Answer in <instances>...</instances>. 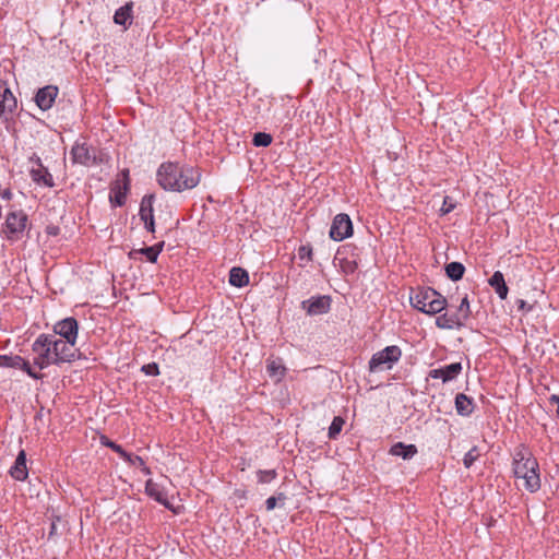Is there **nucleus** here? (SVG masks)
Returning <instances> with one entry per match:
<instances>
[{
	"label": "nucleus",
	"instance_id": "79ce46f5",
	"mask_svg": "<svg viewBox=\"0 0 559 559\" xmlns=\"http://www.w3.org/2000/svg\"><path fill=\"white\" fill-rule=\"evenodd\" d=\"M518 308L519 310L530 311L532 309V306L527 305L526 301L521 299L518 301Z\"/></svg>",
	"mask_w": 559,
	"mask_h": 559
},
{
	"label": "nucleus",
	"instance_id": "20e7f679",
	"mask_svg": "<svg viewBox=\"0 0 559 559\" xmlns=\"http://www.w3.org/2000/svg\"><path fill=\"white\" fill-rule=\"evenodd\" d=\"M32 350L35 354L34 365L39 369H45L50 365H59L58 360H55L50 334H40L33 343Z\"/></svg>",
	"mask_w": 559,
	"mask_h": 559
},
{
	"label": "nucleus",
	"instance_id": "4c0bfd02",
	"mask_svg": "<svg viewBox=\"0 0 559 559\" xmlns=\"http://www.w3.org/2000/svg\"><path fill=\"white\" fill-rule=\"evenodd\" d=\"M277 499L278 500H285L286 496L283 492H281V493H278V497H270V498H267L266 501H265V506H266V510L267 511H271V510H273L276 507Z\"/></svg>",
	"mask_w": 559,
	"mask_h": 559
},
{
	"label": "nucleus",
	"instance_id": "6e6552de",
	"mask_svg": "<svg viewBox=\"0 0 559 559\" xmlns=\"http://www.w3.org/2000/svg\"><path fill=\"white\" fill-rule=\"evenodd\" d=\"M353 224L347 214H337L330 228V237L335 241H342L345 238L352 236Z\"/></svg>",
	"mask_w": 559,
	"mask_h": 559
},
{
	"label": "nucleus",
	"instance_id": "393cba45",
	"mask_svg": "<svg viewBox=\"0 0 559 559\" xmlns=\"http://www.w3.org/2000/svg\"><path fill=\"white\" fill-rule=\"evenodd\" d=\"M436 325L443 330H453L462 328L460 319L455 318L453 313L445 312L436 319Z\"/></svg>",
	"mask_w": 559,
	"mask_h": 559
},
{
	"label": "nucleus",
	"instance_id": "bb28decb",
	"mask_svg": "<svg viewBox=\"0 0 559 559\" xmlns=\"http://www.w3.org/2000/svg\"><path fill=\"white\" fill-rule=\"evenodd\" d=\"M153 201H154V195H145L142 201H141V204H140V218L141 221L146 222V221H150L154 218V215H153Z\"/></svg>",
	"mask_w": 559,
	"mask_h": 559
},
{
	"label": "nucleus",
	"instance_id": "a18cd8bd",
	"mask_svg": "<svg viewBox=\"0 0 559 559\" xmlns=\"http://www.w3.org/2000/svg\"><path fill=\"white\" fill-rule=\"evenodd\" d=\"M10 195H11V192H10V191H4V193H3V198H10Z\"/></svg>",
	"mask_w": 559,
	"mask_h": 559
},
{
	"label": "nucleus",
	"instance_id": "f3484780",
	"mask_svg": "<svg viewBox=\"0 0 559 559\" xmlns=\"http://www.w3.org/2000/svg\"><path fill=\"white\" fill-rule=\"evenodd\" d=\"M331 299L329 296H319L309 300L302 301V308L311 316L323 314L330 310Z\"/></svg>",
	"mask_w": 559,
	"mask_h": 559
},
{
	"label": "nucleus",
	"instance_id": "7c9ffc66",
	"mask_svg": "<svg viewBox=\"0 0 559 559\" xmlns=\"http://www.w3.org/2000/svg\"><path fill=\"white\" fill-rule=\"evenodd\" d=\"M128 457H122L126 462H128L132 466H136L142 469L145 475H150L151 471L145 466L144 460L139 455H133L127 452Z\"/></svg>",
	"mask_w": 559,
	"mask_h": 559
},
{
	"label": "nucleus",
	"instance_id": "72a5a7b5",
	"mask_svg": "<svg viewBox=\"0 0 559 559\" xmlns=\"http://www.w3.org/2000/svg\"><path fill=\"white\" fill-rule=\"evenodd\" d=\"M258 481L261 484H269L272 480H274L277 476V473L275 469H266V471H258L257 473Z\"/></svg>",
	"mask_w": 559,
	"mask_h": 559
},
{
	"label": "nucleus",
	"instance_id": "412c9836",
	"mask_svg": "<svg viewBox=\"0 0 559 559\" xmlns=\"http://www.w3.org/2000/svg\"><path fill=\"white\" fill-rule=\"evenodd\" d=\"M266 371L271 378L281 381L286 373V367L281 358H273L266 360Z\"/></svg>",
	"mask_w": 559,
	"mask_h": 559
},
{
	"label": "nucleus",
	"instance_id": "58836bf2",
	"mask_svg": "<svg viewBox=\"0 0 559 559\" xmlns=\"http://www.w3.org/2000/svg\"><path fill=\"white\" fill-rule=\"evenodd\" d=\"M142 370L148 374V376H157L159 374V370H158V366L153 362V364H147V365H144L142 367Z\"/></svg>",
	"mask_w": 559,
	"mask_h": 559
},
{
	"label": "nucleus",
	"instance_id": "ea45409f",
	"mask_svg": "<svg viewBox=\"0 0 559 559\" xmlns=\"http://www.w3.org/2000/svg\"><path fill=\"white\" fill-rule=\"evenodd\" d=\"M311 253H312V250L309 247L302 246V247L299 248V257L300 258L307 257V258L310 259L311 258Z\"/></svg>",
	"mask_w": 559,
	"mask_h": 559
},
{
	"label": "nucleus",
	"instance_id": "dca6fc26",
	"mask_svg": "<svg viewBox=\"0 0 559 559\" xmlns=\"http://www.w3.org/2000/svg\"><path fill=\"white\" fill-rule=\"evenodd\" d=\"M462 364L453 362L441 368L431 369L429 377L432 379H441L442 382H449L454 380L462 372Z\"/></svg>",
	"mask_w": 559,
	"mask_h": 559
},
{
	"label": "nucleus",
	"instance_id": "7ed1b4c3",
	"mask_svg": "<svg viewBox=\"0 0 559 559\" xmlns=\"http://www.w3.org/2000/svg\"><path fill=\"white\" fill-rule=\"evenodd\" d=\"M409 301L415 309L430 316L440 313L447 307V299L431 287L412 289Z\"/></svg>",
	"mask_w": 559,
	"mask_h": 559
},
{
	"label": "nucleus",
	"instance_id": "aec40b11",
	"mask_svg": "<svg viewBox=\"0 0 559 559\" xmlns=\"http://www.w3.org/2000/svg\"><path fill=\"white\" fill-rule=\"evenodd\" d=\"M417 448L415 444H405L403 442H396L391 448L389 453L393 456H400L403 460H411L417 454Z\"/></svg>",
	"mask_w": 559,
	"mask_h": 559
},
{
	"label": "nucleus",
	"instance_id": "b1692460",
	"mask_svg": "<svg viewBox=\"0 0 559 559\" xmlns=\"http://www.w3.org/2000/svg\"><path fill=\"white\" fill-rule=\"evenodd\" d=\"M132 20V3H126L124 5L120 7L114 15V22L118 25H122L127 27L131 24Z\"/></svg>",
	"mask_w": 559,
	"mask_h": 559
},
{
	"label": "nucleus",
	"instance_id": "a878e982",
	"mask_svg": "<svg viewBox=\"0 0 559 559\" xmlns=\"http://www.w3.org/2000/svg\"><path fill=\"white\" fill-rule=\"evenodd\" d=\"M249 283L247 271L241 267H233L229 272V284L235 287H243Z\"/></svg>",
	"mask_w": 559,
	"mask_h": 559
},
{
	"label": "nucleus",
	"instance_id": "f8f14e48",
	"mask_svg": "<svg viewBox=\"0 0 559 559\" xmlns=\"http://www.w3.org/2000/svg\"><path fill=\"white\" fill-rule=\"evenodd\" d=\"M0 367L21 369L34 379H39L41 377L34 372L29 362L19 355H0Z\"/></svg>",
	"mask_w": 559,
	"mask_h": 559
},
{
	"label": "nucleus",
	"instance_id": "c03bdc74",
	"mask_svg": "<svg viewBox=\"0 0 559 559\" xmlns=\"http://www.w3.org/2000/svg\"><path fill=\"white\" fill-rule=\"evenodd\" d=\"M549 403L551 405H559V396L556 395V394H552L550 397H549Z\"/></svg>",
	"mask_w": 559,
	"mask_h": 559
},
{
	"label": "nucleus",
	"instance_id": "c756f323",
	"mask_svg": "<svg viewBox=\"0 0 559 559\" xmlns=\"http://www.w3.org/2000/svg\"><path fill=\"white\" fill-rule=\"evenodd\" d=\"M455 318L460 319V323L463 326L465 321L471 316V308H469V301L467 299V296H465L462 300L460 306L457 307L456 311L453 312Z\"/></svg>",
	"mask_w": 559,
	"mask_h": 559
},
{
	"label": "nucleus",
	"instance_id": "37998d69",
	"mask_svg": "<svg viewBox=\"0 0 559 559\" xmlns=\"http://www.w3.org/2000/svg\"><path fill=\"white\" fill-rule=\"evenodd\" d=\"M144 226H145L147 231L154 233L155 231L154 218L153 219L150 218V221L144 222Z\"/></svg>",
	"mask_w": 559,
	"mask_h": 559
},
{
	"label": "nucleus",
	"instance_id": "423d86ee",
	"mask_svg": "<svg viewBox=\"0 0 559 559\" xmlns=\"http://www.w3.org/2000/svg\"><path fill=\"white\" fill-rule=\"evenodd\" d=\"M27 215L23 211L11 212L5 218V227L3 233L10 240H19L22 238L26 228Z\"/></svg>",
	"mask_w": 559,
	"mask_h": 559
},
{
	"label": "nucleus",
	"instance_id": "e433bc0d",
	"mask_svg": "<svg viewBox=\"0 0 559 559\" xmlns=\"http://www.w3.org/2000/svg\"><path fill=\"white\" fill-rule=\"evenodd\" d=\"M102 444L112 449L115 452H117L121 457H128L127 452L122 449L121 445L110 441L106 437H102Z\"/></svg>",
	"mask_w": 559,
	"mask_h": 559
},
{
	"label": "nucleus",
	"instance_id": "9d476101",
	"mask_svg": "<svg viewBox=\"0 0 559 559\" xmlns=\"http://www.w3.org/2000/svg\"><path fill=\"white\" fill-rule=\"evenodd\" d=\"M70 156L74 164L88 167L96 163V151L86 143H75L71 148Z\"/></svg>",
	"mask_w": 559,
	"mask_h": 559
},
{
	"label": "nucleus",
	"instance_id": "1a4fd4ad",
	"mask_svg": "<svg viewBox=\"0 0 559 559\" xmlns=\"http://www.w3.org/2000/svg\"><path fill=\"white\" fill-rule=\"evenodd\" d=\"M335 261L345 274H354L358 269V255L355 249L349 246H344L337 250Z\"/></svg>",
	"mask_w": 559,
	"mask_h": 559
},
{
	"label": "nucleus",
	"instance_id": "39448f33",
	"mask_svg": "<svg viewBox=\"0 0 559 559\" xmlns=\"http://www.w3.org/2000/svg\"><path fill=\"white\" fill-rule=\"evenodd\" d=\"M402 350L396 345L386 346L380 352L372 355L369 360V371L377 372L389 370L395 362L400 360Z\"/></svg>",
	"mask_w": 559,
	"mask_h": 559
},
{
	"label": "nucleus",
	"instance_id": "ddd939ff",
	"mask_svg": "<svg viewBox=\"0 0 559 559\" xmlns=\"http://www.w3.org/2000/svg\"><path fill=\"white\" fill-rule=\"evenodd\" d=\"M79 331L78 321L72 318H66L57 322L53 326V332L61 336L62 340L76 342Z\"/></svg>",
	"mask_w": 559,
	"mask_h": 559
},
{
	"label": "nucleus",
	"instance_id": "a19ab883",
	"mask_svg": "<svg viewBox=\"0 0 559 559\" xmlns=\"http://www.w3.org/2000/svg\"><path fill=\"white\" fill-rule=\"evenodd\" d=\"M454 205L452 203H448V198L444 199L443 205L441 207V212L447 214L453 210Z\"/></svg>",
	"mask_w": 559,
	"mask_h": 559
},
{
	"label": "nucleus",
	"instance_id": "6ab92c4d",
	"mask_svg": "<svg viewBox=\"0 0 559 559\" xmlns=\"http://www.w3.org/2000/svg\"><path fill=\"white\" fill-rule=\"evenodd\" d=\"M10 475L20 481L27 478L26 455L24 451L17 454L15 463L10 469Z\"/></svg>",
	"mask_w": 559,
	"mask_h": 559
},
{
	"label": "nucleus",
	"instance_id": "0eeeda50",
	"mask_svg": "<svg viewBox=\"0 0 559 559\" xmlns=\"http://www.w3.org/2000/svg\"><path fill=\"white\" fill-rule=\"evenodd\" d=\"M74 341H67L62 338H56L51 335V344L55 352V360L59 364L71 362L76 358V352Z\"/></svg>",
	"mask_w": 559,
	"mask_h": 559
},
{
	"label": "nucleus",
	"instance_id": "5701e85b",
	"mask_svg": "<svg viewBox=\"0 0 559 559\" xmlns=\"http://www.w3.org/2000/svg\"><path fill=\"white\" fill-rule=\"evenodd\" d=\"M489 285L495 289L497 295L501 299H506L508 295V286L504 282L503 274L500 271H496L489 278Z\"/></svg>",
	"mask_w": 559,
	"mask_h": 559
},
{
	"label": "nucleus",
	"instance_id": "2eb2a0df",
	"mask_svg": "<svg viewBox=\"0 0 559 559\" xmlns=\"http://www.w3.org/2000/svg\"><path fill=\"white\" fill-rule=\"evenodd\" d=\"M32 162H35L37 165V167H32L29 171L32 180L39 186L52 188L55 186L53 178L48 169L43 166L40 158H32Z\"/></svg>",
	"mask_w": 559,
	"mask_h": 559
},
{
	"label": "nucleus",
	"instance_id": "473e14b6",
	"mask_svg": "<svg viewBox=\"0 0 559 559\" xmlns=\"http://www.w3.org/2000/svg\"><path fill=\"white\" fill-rule=\"evenodd\" d=\"M252 143L254 146H269L272 143V136L269 133L258 132L253 135Z\"/></svg>",
	"mask_w": 559,
	"mask_h": 559
},
{
	"label": "nucleus",
	"instance_id": "4be33fe9",
	"mask_svg": "<svg viewBox=\"0 0 559 559\" xmlns=\"http://www.w3.org/2000/svg\"><path fill=\"white\" fill-rule=\"evenodd\" d=\"M455 409L461 416H469L474 411L473 400L464 393L456 394Z\"/></svg>",
	"mask_w": 559,
	"mask_h": 559
},
{
	"label": "nucleus",
	"instance_id": "49530a36",
	"mask_svg": "<svg viewBox=\"0 0 559 559\" xmlns=\"http://www.w3.org/2000/svg\"><path fill=\"white\" fill-rule=\"evenodd\" d=\"M556 414L559 417V404L557 405Z\"/></svg>",
	"mask_w": 559,
	"mask_h": 559
},
{
	"label": "nucleus",
	"instance_id": "cd10ccee",
	"mask_svg": "<svg viewBox=\"0 0 559 559\" xmlns=\"http://www.w3.org/2000/svg\"><path fill=\"white\" fill-rule=\"evenodd\" d=\"M163 247H164V242L162 241V242L151 246V247H145V248H141L139 250H134L133 252H131V254H135V253L144 254L150 262L154 263V262H156L158 254L163 250Z\"/></svg>",
	"mask_w": 559,
	"mask_h": 559
},
{
	"label": "nucleus",
	"instance_id": "4468645a",
	"mask_svg": "<svg viewBox=\"0 0 559 559\" xmlns=\"http://www.w3.org/2000/svg\"><path fill=\"white\" fill-rule=\"evenodd\" d=\"M59 90L55 85H46L39 88L35 95V103L41 110H48L52 107Z\"/></svg>",
	"mask_w": 559,
	"mask_h": 559
},
{
	"label": "nucleus",
	"instance_id": "f704fd0d",
	"mask_svg": "<svg viewBox=\"0 0 559 559\" xmlns=\"http://www.w3.org/2000/svg\"><path fill=\"white\" fill-rule=\"evenodd\" d=\"M112 194L110 195V202L115 205L121 206L126 202V191H122L120 187L112 189Z\"/></svg>",
	"mask_w": 559,
	"mask_h": 559
},
{
	"label": "nucleus",
	"instance_id": "de8ad7c7",
	"mask_svg": "<svg viewBox=\"0 0 559 559\" xmlns=\"http://www.w3.org/2000/svg\"><path fill=\"white\" fill-rule=\"evenodd\" d=\"M55 528H56V526H55V524H52V525H51V532H50V533L55 532Z\"/></svg>",
	"mask_w": 559,
	"mask_h": 559
},
{
	"label": "nucleus",
	"instance_id": "c9c22d12",
	"mask_svg": "<svg viewBox=\"0 0 559 559\" xmlns=\"http://www.w3.org/2000/svg\"><path fill=\"white\" fill-rule=\"evenodd\" d=\"M479 457V451L477 447H473L463 459L464 466L469 468L474 462Z\"/></svg>",
	"mask_w": 559,
	"mask_h": 559
},
{
	"label": "nucleus",
	"instance_id": "a211bd4d",
	"mask_svg": "<svg viewBox=\"0 0 559 559\" xmlns=\"http://www.w3.org/2000/svg\"><path fill=\"white\" fill-rule=\"evenodd\" d=\"M145 491L151 498H153L160 504L165 506L166 508L170 509V503L167 499V495L158 484L154 483L152 479H148L145 485Z\"/></svg>",
	"mask_w": 559,
	"mask_h": 559
},
{
	"label": "nucleus",
	"instance_id": "f257e3e1",
	"mask_svg": "<svg viewBox=\"0 0 559 559\" xmlns=\"http://www.w3.org/2000/svg\"><path fill=\"white\" fill-rule=\"evenodd\" d=\"M200 177L198 169L173 162L163 163L156 173L157 182L164 190L177 192L193 189Z\"/></svg>",
	"mask_w": 559,
	"mask_h": 559
},
{
	"label": "nucleus",
	"instance_id": "2f4dec72",
	"mask_svg": "<svg viewBox=\"0 0 559 559\" xmlns=\"http://www.w3.org/2000/svg\"><path fill=\"white\" fill-rule=\"evenodd\" d=\"M344 424H345V420L342 417H340V416L334 417L329 427V432H328L329 438L336 439L337 436L340 435V432L342 431Z\"/></svg>",
	"mask_w": 559,
	"mask_h": 559
},
{
	"label": "nucleus",
	"instance_id": "f03ea898",
	"mask_svg": "<svg viewBox=\"0 0 559 559\" xmlns=\"http://www.w3.org/2000/svg\"><path fill=\"white\" fill-rule=\"evenodd\" d=\"M538 468L536 459L523 450L515 453L513 459V475L515 478L524 480V487L530 492H536L540 488Z\"/></svg>",
	"mask_w": 559,
	"mask_h": 559
},
{
	"label": "nucleus",
	"instance_id": "c85d7f7f",
	"mask_svg": "<svg viewBox=\"0 0 559 559\" xmlns=\"http://www.w3.org/2000/svg\"><path fill=\"white\" fill-rule=\"evenodd\" d=\"M465 267L460 262H451L445 265V274L452 281H459L463 277Z\"/></svg>",
	"mask_w": 559,
	"mask_h": 559
},
{
	"label": "nucleus",
	"instance_id": "9b49d317",
	"mask_svg": "<svg viewBox=\"0 0 559 559\" xmlns=\"http://www.w3.org/2000/svg\"><path fill=\"white\" fill-rule=\"evenodd\" d=\"M16 98L9 88L7 82L0 80V116L10 119L16 109Z\"/></svg>",
	"mask_w": 559,
	"mask_h": 559
}]
</instances>
